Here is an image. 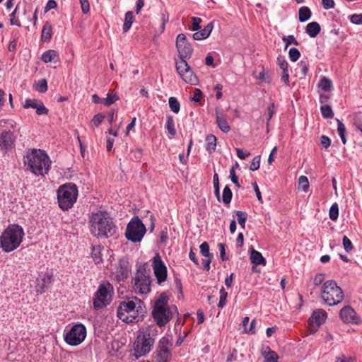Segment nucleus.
Here are the masks:
<instances>
[{"label":"nucleus","mask_w":362,"mask_h":362,"mask_svg":"<svg viewBox=\"0 0 362 362\" xmlns=\"http://www.w3.org/2000/svg\"><path fill=\"white\" fill-rule=\"evenodd\" d=\"M147 313L146 305L137 297L121 301L117 310V316L125 323L142 321Z\"/></svg>","instance_id":"obj_1"},{"label":"nucleus","mask_w":362,"mask_h":362,"mask_svg":"<svg viewBox=\"0 0 362 362\" xmlns=\"http://www.w3.org/2000/svg\"><path fill=\"white\" fill-rule=\"evenodd\" d=\"M158 334V329L155 325L139 329L133 344L136 358L146 356L152 350Z\"/></svg>","instance_id":"obj_2"},{"label":"nucleus","mask_w":362,"mask_h":362,"mask_svg":"<svg viewBox=\"0 0 362 362\" xmlns=\"http://www.w3.org/2000/svg\"><path fill=\"white\" fill-rule=\"evenodd\" d=\"M24 165L35 175L47 174L50 169V160L44 150L31 149L23 157Z\"/></svg>","instance_id":"obj_3"},{"label":"nucleus","mask_w":362,"mask_h":362,"mask_svg":"<svg viewBox=\"0 0 362 362\" xmlns=\"http://www.w3.org/2000/svg\"><path fill=\"white\" fill-rule=\"evenodd\" d=\"M90 232L98 238H110L115 235L117 231V227L105 211H99L90 217Z\"/></svg>","instance_id":"obj_4"},{"label":"nucleus","mask_w":362,"mask_h":362,"mask_svg":"<svg viewBox=\"0 0 362 362\" xmlns=\"http://www.w3.org/2000/svg\"><path fill=\"white\" fill-rule=\"evenodd\" d=\"M168 296L165 293H162L158 299L154 300L152 306L151 317L156 327H164L173 317V309L178 315V310L175 305L170 308L168 305Z\"/></svg>","instance_id":"obj_5"},{"label":"nucleus","mask_w":362,"mask_h":362,"mask_svg":"<svg viewBox=\"0 0 362 362\" xmlns=\"http://www.w3.org/2000/svg\"><path fill=\"white\" fill-rule=\"evenodd\" d=\"M24 235L22 226L9 224L0 235V248L7 253L15 250L21 244Z\"/></svg>","instance_id":"obj_6"},{"label":"nucleus","mask_w":362,"mask_h":362,"mask_svg":"<svg viewBox=\"0 0 362 362\" xmlns=\"http://www.w3.org/2000/svg\"><path fill=\"white\" fill-rule=\"evenodd\" d=\"M320 297L326 305L334 306L342 302L344 295L334 280H327L321 286Z\"/></svg>","instance_id":"obj_7"},{"label":"nucleus","mask_w":362,"mask_h":362,"mask_svg":"<svg viewBox=\"0 0 362 362\" xmlns=\"http://www.w3.org/2000/svg\"><path fill=\"white\" fill-rule=\"evenodd\" d=\"M78 192V187L73 182L61 185L57 192L59 208L63 211L72 208L77 200Z\"/></svg>","instance_id":"obj_8"},{"label":"nucleus","mask_w":362,"mask_h":362,"mask_svg":"<svg viewBox=\"0 0 362 362\" xmlns=\"http://www.w3.org/2000/svg\"><path fill=\"white\" fill-rule=\"evenodd\" d=\"M134 290L136 293L148 294L151 291V279L150 269H146L145 265H140L133 278Z\"/></svg>","instance_id":"obj_9"},{"label":"nucleus","mask_w":362,"mask_h":362,"mask_svg":"<svg viewBox=\"0 0 362 362\" xmlns=\"http://www.w3.org/2000/svg\"><path fill=\"white\" fill-rule=\"evenodd\" d=\"M146 232L145 225L138 216H135L127 224L125 237L132 243H139L141 241Z\"/></svg>","instance_id":"obj_10"},{"label":"nucleus","mask_w":362,"mask_h":362,"mask_svg":"<svg viewBox=\"0 0 362 362\" xmlns=\"http://www.w3.org/2000/svg\"><path fill=\"white\" fill-rule=\"evenodd\" d=\"M112 289L110 283L102 284L98 286L93 300V308L95 310H100L110 303L112 300L110 292Z\"/></svg>","instance_id":"obj_11"},{"label":"nucleus","mask_w":362,"mask_h":362,"mask_svg":"<svg viewBox=\"0 0 362 362\" xmlns=\"http://www.w3.org/2000/svg\"><path fill=\"white\" fill-rule=\"evenodd\" d=\"M172 343L168 337H163L158 341L152 357L155 362H169L172 358Z\"/></svg>","instance_id":"obj_12"},{"label":"nucleus","mask_w":362,"mask_h":362,"mask_svg":"<svg viewBox=\"0 0 362 362\" xmlns=\"http://www.w3.org/2000/svg\"><path fill=\"white\" fill-rule=\"evenodd\" d=\"M86 337V328L78 323L74 325L65 334L64 341L71 346H77L82 343Z\"/></svg>","instance_id":"obj_13"},{"label":"nucleus","mask_w":362,"mask_h":362,"mask_svg":"<svg viewBox=\"0 0 362 362\" xmlns=\"http://www.w3.org/2000/svg\"><path fill=\"white\" fill-rule=\"evenodd\" d=\"M202 22V18L199 17H192V26L190 30L192 31H197L192 35V37L194 40H202L206 39L211 34L214 28V23H209L202 30H199L201 28L200 24Z\"/></svg>","instance_id":"obj_14"},{"label":"nucleus","mask_w":362,"mask_h":362,"mask_svg":"<svg viewBox=\"0 0 362 362\" xmlns=\"http://www.w3.org/2000/svg\"><path fill=\"white\" fill-rule=\"evenodd\" d=\"M17 136L10 129H4L0 133V152L6 155L15 148Z\"/></svg>","instance_id":"obj_15"},{"label":"nucleus","mask_w":362,"mask_h":362,"mask_svg":"<svg viewBox=\"0 0 362 362\" xmlns=\"http://www.w3.org/2000/svg\"><path fill=\"white\" fill-rule=\"evenodd\" d=\"M54 281L53 272L48 269L39 274L36 279L35 291L37 294H42L47 291Z\"/></svg>","instance_id":"obj_16"},{"label":"nucleus","mask_w":362,"mask_h":362,"mask_svg":"<svg viewBox=\"0 0 362 362\" xmlns=\"http://www.w3.org/2000/svg\"><path fill=\"white\" fill-rule=\"evenodd\" d=\"M152 266L155 276L158 284H161L167 279V267L163 262L159 254H156L153 258Z\"/></svg>","instance_id":"obj_17"},{"label":"nucleus","mask_w":362,"mask_h":362,"mask_svg":"<svg viewBox=\"0 0 362 362\" xmlns=\"http://www.w3.org/2000/svg\"><path fill=\"white\" fill-rule=\"evenodd\" d=\"M175 46L180 57L190 58L192 57L193 48L184 33H180L177 36Z\"/></svg>","instance_id":"obj_18"},{"label":"nucleus","mask_w":362,"mask_h":362,"mask_svg":"<svg viewBox=\"0 0 362 362\" xmlns=\"http://www.w3.org/2000/svg\"><path fill=\"white\" fill-rule=\"evenodd\" d=\"M187 58L180 57V60L176 61V70L180 77L187 83H192L193 71L189 65L185 60Z\"/></svg>","instance_id":"obj_19"},{"label":"nucleus","mask_w":362,"mask_h":362,"mask_svg":"<svg viewBox=\"0 0 362 362\" xmlns=\"http://www.w3.org/2000/svg\"><path fill=\"white\" fill-rule=\"evenodd\" d=\"M339 317L344 323L360 325L362 322L361 318L350 305H346L340 310Z\"/></svg>","instance_id":"obj_20"},{"label":"nucleus","mask_w":362,"mask_h":362,"mask_svg":"<svg viewBox=\"0 0 362 362\" xmlns=\"http://www.w3.org/2000/svg\"><path fill=\"white\" fill-rule=\"evenodd\" d=\"M327 318L326 311L322 309H316L308 319V324L310 327H314L315 331H317L320 325L325 322Z\"/></svg>","instance_id":"obj_21"},{"label":"nucleus","mask_w":362,"mask_h":362,"mask_svg":"<svg viewBox=\"0 0 362 362\" xmlns=\"http://www.w3.org/2000/svg\"><path fill=\"white\" fill-rule=\"evenodd\" d=\"M131 265L127 259H119L116 269V278L118 281H124L129 276Z\"/></svg>","instance_id":"obj_22"},{"label":"nucleus","mask_w":362,"mask_h":362,"mask_svg":"<svg viewBox=\"0 0 362 362\" xmlns=\"http://www.w3.org/2000/svg\"><path fill=\"white\" fill-rule=\"evenodd\" d=\"M216 124L221 132L228 133L230 130V127L226 120V116L220 108L216 109Z\"/></svg>","instance_id":"obj_23"},{"label":"nucleus","mask_w":362,"mask_h":362,"mask_svg":"<svg viewBox=\"0 0 362 362\" xmlns=\"http://www.w3.org/2000/svg\"><path fill=\"white\" fill-rule=\"evenodd\" d=\"M250 253V259L252 264L265 266L267 264L266 259L262 256V253L254 249L252 246L249 248Z\"/></svg>","instance_id":"obj_24"},{"label":"nucleus","mask_w":362,"mask_h":362,"mask_svg":"<svg viewBox=\"0 0 362 362\" xmlns=\"http://www.w3.org/2000/svg\"><path fill=\"white\" fill-rule=\"evenodd\" d=\"M41 59L45 63H57L60 61L59 53L54 49H49L43 52Z\"/></svg>","instance_id":"obj_25"},{"label":"nucleus","mask_w":362,"mask_h":362,"mask_svg":"<svg viewBox=\"0 0 362 362\" xmlns=\"http://www.w3.org/2000/svg\"><path fill=\"white\" fill-rule=\"evenodd\" d=\"M261 353L265 359V362H278V354L272 351L269 346H263Z\"/></svg>","instance_id":"obj_26"},{"label":"nucleus","mask_w":362,"mask_h":362,"mask_svg":"<svg viewBox=\"0 0 362 362\" xmlns=\"http://www.w3.org/2000/svg\"><path fill=\"white\" fill-rule=\"evenodd\" d=\"M52 25L50 22L46 21L42 26L41 40L44 42L50 41L52 36Z\"/></svg>","instance_id":"obj_27"},{"label":"nucleus","mask_w":362,"mask_h":362,"mask_svg":"<svg viewBox=\"0 0 362 362\" xmlns=\"http://www.w3.org/2000/svg\"><path fill=\"white\" fill-rule=\"evenodd\" d=\"M321 27L317 22H311L309 23L305 27V33L310 37H315L320 33Z\"/></svg>","instance_id":"obj_28"},{"label":"nucleus","mask_w":362,"mask_h":362,"mask_svg":"<svg viewBox=\"0 0 362 362\" xmlns=\"http://www.w3.org/2000/svg\"><path fill=\"white\" fill-rule=\"evenodd\" d=\"M206 151L211 154L216 151L217 139L214 134H209L206 136Z\"/></svg>","instance_id":"obj_29"},{"label":"nucleus","mask_w":362,"mask_h":362,"mask_svg":"<svg viewBox=\"0 0 362 362\" xmlns=\"http://www.w3.org/2000/svg\"><path fill=\"white\" fill-rule=\"evenodd\" d=\"M104 249L103 246L96 245L92 247L91 257L95 264H98L103 262L102 250Z\"/></svg>","instance_id":"obj_30"},{"label":"nucleus","mask_w":362,"mask_h":362,"mask_svg":"<svg viewBox=\"0 0 362 362\" xmlns=\"http://www.w3.org/2000/svg\"><path fill=\"white\" fill-rule=\"evenodd\" d=\"M312 15L310 9L308 6H303L298 11V20L300 22L308 21Z\"/></svg>","instance_id":"obj_31"},{"label":"nucleus","mask_w":362,"mask_h":362,"mask_svg":"<svg viewBox=\"0 0 362 362\" xmlns=\"http://www.w3.org/2000/svg\"><path fill=\"white\" fill-rule=\"evenodd\" d=\"M165 128L168 130L169 134L170 135V136H169L170 139H172L175 136L176 129L175 128V122L173 116H167Z\"/></svg>","instance_id":"obj_32"},{"label":"nucleus","mask_w":362,"mask_h":362,"mask_svg":"<svg viewBox=\"0 0 362 362\" xmlns=\"http://www.w3.org/2000/svg\"><path fill=\"white\" fill-rule=\"evenodd\" d=\"M134 21V17L132 11H127L125 13V18L123 25V32L127 33L130 28Z\"/></svg>","instance_id":"obj_33"},{"label":"nucleus","mask_w":362,"mask_h":362,"mask_svg":"<svg viewBox=\"0 0 362 362\" xmlns=\"http://www.w3.org/2000/svg\"><path fill=\"white\" fill-rule=\"evenodd\" d=\"M233 192L230 189L229 186H225L223 190L222 198L221 199V202H222L226 205H229L231 202Z\"/></svg>","instance_id":"obj_34"},{"label":"nucleus","mask_w":362,"mask_h":362,"mask_svg":"<svg viewBox=\"0 0 362 362\" xmlns=\"http://www.w3.org/2000/svg\"><path fill=\"white\" fill-rule=\"evenodd\" d=\"M337 122V132L340 139L343 143V144H346V127L344 123L339 120V119H336Z\"/></svg>","instance_id":"obj_35"},{"label":"nucleus","mask_w":362,"mask_h":362,"mask_svg":"<svg viewBox=\"0 0 362 362\" xmlns=\"http://www.w3.org/2000/svg\"><path fill=\"white\" fill-rule=\"evenodd\" d=\"M143 156V150L140 148L132 149L129 155V159L134 162H140Z\"/></svg>","instance_id":"obj_36"},{"label":"nucleus","mask_w":362,"mask_h":362,"mask_svg":"<svg viewBox=\"0 0 362 362\" xmlns=\"http://www.w3.org/2000/svg\"><path fill=\"white\" fill-rule=\"evenodd\" d=\"M319 87L325 91H329L332 88V82L329 78L323 76L320 78Z\"/></svg>","instance_id":"obj_37"},{"label":"nucleus","mask_w":362,"mask_h":362,"mask_svg":"<svg viewBox=\"0 0 362 362\" xmlns=\"http://www.w3.org/2000/svg\"><path fill=\"white\" fill-rule=\"evenodd\" d=\"M34 88L39 93H43L47 90V82L45 78H42L35 82L34 84Z\"/></svg>","instance_id":"obj_38"},{"label":"nucleus","mask_w":362,"mask_h":362,"mask_svg":"<svg viewBox=\"0 0 362 362\" xmlns=\"http://www.w3.org/2000/svg\"><path fill=\"white\" fill-rule=\"evenodd\" d=\"M169 107L170 110L175 114H177L180 110V104L177 98L170 97L168 100Z\"/></svg>","instance_id":"obj_39"},{"label":"nucleus","mask_w":362,"mask_h":362,"mask_svg":"<svg viewBox=\"0 0 362 362\" xmlns=\"http://www.w3.org/2000/svg\"><path fill=\"white\" fill-rule=\"evenodd\" d=\"M320 111L322 116L325 119L333 118L334 112L330 105H323L320 107Z\"/></svg>","instance_id":"obj_40"},{"label":"nucleus","mask_w":362,"mask_h":362,"mask_svg":"<svg viewBox=\"0 0 362 362\" xmlns=\"http://www.w3.org/2000/svg\"><path fill=\"white\" fill-rule=\"evenodd\" d=\"M234 213L238 216V221L243 229L245 228V223L247 219V214L242 211H235Z\"/></svg>","instance_id":"obj_41"},{"label":"nucleus","mask_w":362,"mask_h":362,"mask_svg":"<svg viewBox=\"0 0 362 362\" xmlns=\"http://www.w3.org/2000/svg\"><path fill=\"white\" fill-rule=\"evenodd\" d=\"M213 182H214V194H215L217 200L220 202H221L220 184H219L218 175L217 173H214V177H213Z\"/></svg>","instance_id":"obj_42"},{"label":"nucleus","mask_w":362,"mask_h":362,"mask_svg":"<svg viewBox=\"0 0 362 362\" xmlns=\"http://www.w3.org/2000/svg\"><path fill=\"white\" fill-rule=\"evenodd\" d=\"M219 293H220V298H219V302L218 303V307L219 308L222 309L226 305V300H227L228 294L226 291V290H225V288L223 287H222L220 289Z\"/></svg>","instance_id":"obj_43"},{"label":"nucleus","mask_w":362,"mask_h":362,"mask_svg":"<svg viewBox=\"0 0 362 362\" xmlns=\"http://www.w3.org/2000/svg\"><path fill=\"white\" fill-rule=\"evenodd\" d=\"M329 218L332 221H336L339 217V206L337 203H334L329 211Z\"/></svg>","instance_id":"obj_44"},{"label":"nucleus","mask_w":362,"mask_h":362,"mask_svg":"<svg viewBox=\"0 0 362 362\" xmlns=\"http://www.w3.org/2000/svg\"><path fill=\"white\" fill-rule=\"evenodd\" d=\"M199 249L200 253L204 257H214L213 254L210 253L209 245L207 242L202 243Z\"/></svg>","instance_id":"obj_45"},{"label":"nucleus","mask_w":362,"mask_h":362,"mask_svg":"<svg viewBox=\"0 0 362 362\" xmlns=\"http://www.w3.org/2000/svg\"><path fill=\"white\" fill-rule=\"evenodd\" d=\"M282 40L286 43L284 50H286L288 48V47L291 44H293L296 46L299 45V42H298V40L293 35H291L288 36H284L282 37Z\"/></svg>","instance_id":"obj_46"},{"label":"nucleus","mask_w":362,"mask_h":362,"mask_svg":"<svg viewBox=\"0 0 362 362\" xmlns=\"http://www.w3.org/2000/svg\"><path fill=\"white\" fill-rule=\"evenodd\" d=\"M276 112V107L274 103H271L267 107V127H268L269 124V121L272 118L273 115Z\"/></svg>","instance_id":"obj_47"},{"label":"nucleus","mask_w":362,"mask_h":362,"mask_svg":"<svg viewBox=\"0 0 362 362\" xmlns=\"http://www.w3.org/2000/svg\"><path fill=\"white\" fill-rule=\"evenodd\" d=\"M298 185L305 192H307L309 189L308 179L305 175H301L298 178Z\"/></svg>","instance_id":"obj_48"},{"label":"nucleus","mask_w":362,"mask_h":362,"mask_svg":"<svg viewBox=\"0 0 362 362\" xmlns=\"http://www.w3.org/2000/svg\"><path fill=\"white\" fill-rule=\"evenodd\" d=\"M118 100H119V97L116 93L112 94V95L107 94L106 98L103 99V104L105 106L109 107L111 105H112L113 103H115Z\"/></svg>","instance_id":"obj_49"},{"label":"nucleus","mask_w":362,"mask_h":362,"mask_svg":"<svg viewBox=\"0 0 362 362\" xmlns=\"http://www.w3.org/2000/svg\"><path fill=\"white\" fill-rule=\"evenodd\" d=\"M288 57L291 62H296L300 57V53L297 48L292 47L288 51Z\"/></svg>","instance_id":"obj_50"},{"label":"nucleus","mask_w":362,"mask_h":362,"mask_svg":"<svg viewBox=\"0 0 362 362\" xmlns=\"http://www.w3.org/2000/svg\"><path fill=\"white\" fill-rule=\"evenodd\" d=\"M40 100H37V99H26L23 106L25 109H28L30 107L36 109L37 106L40 103Z\"/></svg>","instance_id":"obj_51"},{"label":"nucleus","mask_w":362,"mask_h":362,"mask_svg":"<svg viewBox=\"0 0 362 362\" xmlns=\"http://www.w3.org/2000/svg\"><path fill=\"white\" fill-rule=\"evenodd\" d=\"M298 66L300 69L301 76L303 77L305 76L309 70V64L302 60L298 64Z\"/></svg>","instance_id":"obj_52"},{"label":"nucleus","mask_w":362,"mask_h":362,"mask_svg":"<svg viewBox=\"0 0 362 362\" xmlns=\"http://www.w3.org/2000/svg\"><path fill=\"white\" fill-rule=\"evenodd\" d=\"M276 64L281 70L288 68V64L284 56L279 55L276 59Z\"/></svg>","instance_id":"obj_53"},{"label":"nucleus","mask_w":362,"mask_h":362,"mask_svg":"<svg viewBox=\"0 0 362 362\" xmlns=\"http://www.w3.org/2000/svg\"><path fill=\"white\" fill-rule=\"evenodd\" d=\"M18 6H16L14 11L10 14V23L11 25H15L18 27H21V23L18 18H16V13L18 10Z\"/></svg>","instance_id":"obj_54"},{"label":"nucleus","mask_w":362,"mask_h":362,"mask_svg":"<svg viewBox=\"0 0 362 362\" xmlns=\"http://www.w3.org/2000/svg\"><path fill=\"white\" fill-rule=\"evenodd\" d=\"M169 21V14L166 10L161 13V25L160 32L163 33L165 30V25Z\"/></svg>","instance_id":"obj_55"},{"label":"nucleus","mask_w":362,"mask_h":362,"mask_svg":"<svg viewBox=\"0 0 362 362\" xmlns=\"http://www.w3.org/2000/svg\"><path fill=\"white\" fill-rule=\"evenodd\" d=\"M35 110L36 114L38 115H46L49 112V110L44 105L42 101H40V103Z\"/></svg>","instance_id":"obj_56"},{"label":"nucleus","mask_w":362,"mask_h":362,"mask_svg":"<svg viewBox=\"0 0 362 362\" xmlns=\"http://www.w3.org/2000/svg\"><path fill=\"white\" fill-rule=\"evenodd\" d=\"M342 243L346 252H349L353 250L352 243L347 236L344 235L343 237Z\"/></svg>","instance_id":"obj_57"},{"label":"nucleus","mask_w":362,"mask_h":362,"mask_svg":"<svg viewBox=\"0 0 362 362\" xmlns=\"http://www.w3.org/2000/svg\"><path fill=\"white\" fill-rule=\"evenodd\" d=\"M260 165V156H255L252 162L250 167V170L252 171H255L259 168Z\"/></svg>","instance_id":"obj_58"},{"label":"nucleus","mask_w":362,"mask_h":362,"mask_svg":"<svg viewBox=\"0 0 362 362\" xmlns=\"http://www.w3.org/2000/svg\"><path fill=\"white\" fill-rule=\"evenodd\" d=\"M325 281V274L322 273H318L315 275L313 279V284L315 286H318L322 284Z\"/></svg>","instance_id":"obj_59"},{"label":"nucleus","mask_w":362,"mask_h":362,"mask_svg":"<svg viewBox=\"0 0 362 362\" xmlns=\"http://www.w3.org/2000/svg\"><path fill=\"white\" fill-rule=\"evenodd\" d=\"M281 81L286 85L289 86V73L288 68L282 70Z\"/></svg>","instance_id":"obj_60"},{"label":"nucleus","mask_w":362,"mask_h":362,"mask_svg":"<svg viewBox=\"0 0 362 362\" xmlns=\"http://www.w3.org/2000/svg\"><path fill=\"white\" fill-rule=\"evenodd\" d=\"M104 118L105 115L103 114H97L94 115L93 118L92 119V122L94 124L95 126L98 127L102 123Z\"/></svg>","instance_id":"obj_61"},{"label":"nucleus","mask_w":362,"mask_h":362,"mask_svg":"<svg viewBox=\"0 0 362 362\" xmlns=\"http://www.w3.org/2000/svg\"><path fill=\"white\" fill-rule=\"evenodd\" d=\"M83 13L87 14L90 11V4L88 0H79Z\"/></svg>","instance_id":"obj_62"},{"label":"nucleus","mask_w":362,"mask_h":362,"mask_svg":"<svg viewBox=\"0 0 362 362\" xmlns=\"http://www.w3.org/2000/svg\"><path fill=\"white\" fill-rule=\"evenodd\" d=\"M203 93L202 90L199 88H195L193 92V96L192 97V100L195 102H199L202 98Z\"/></svg>","instance_id":"obj_63"},{"label":"nucleus","mask_w":362,"mask_h":362,"mask_svg":"<svg viewBox=\"0 0 362 362\" xmlns=\"http://www.w3.org/2000/svg\"><path fill=\"white\" fill-rule=\"evenodd\" d=\"M351 22L354 24H362V14H354L351 16Z\"/></svg>","instance_id":"obj_64"}]
</instances>
